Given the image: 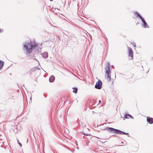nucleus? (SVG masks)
Masks as SVG:
<instances>
[{"label":"nucleus","mask_w":153,"mask_h":153,"mask_svg":"<svg viewBox=\"0 0 153 153\" xmlns=\"http://www.w3.org/2000/svg\"><path fill=\"white\" fill-rule=\"evenodd\" d=\"M106 130L108 132L110 133H114L115 134H125L127 135L128 137H130V136L128 133H126L120 130L115 129L113 128L110 127H107L105 128L103 130Z\"/></svg>","instance_id":"f257e3e1"},{"label":"nucleus","mask_w":153,"mask_h":153,"mask_svg":"<svg viewBox=\"0 0 153 153\" xmlns=\"http://www.w3.org/2000/svg\"><path fill=\"white\" fill-rule=\"evenodd\" d=\"M37 46V45L36 42L33 45L31 43V42L30 41V43H25L23 47L27 51V54H30L32 52L33 49L36 48Z\"/></svg>","instance_id":"f03ea898"},{"label":"nucleus","mask_w":153,"mask_h":153,"mask_svg":"<svg viewBox=\"0 0 153 153\" xmlns=\"http://www.w3.org/2000/svg\"><path fill=\"white\" fill-rule=\"evenodd\" d=\"M110 65L109 63H108L106 65V66L105 68V73L107 75V79L109 81L111 80V73L110 71Z\"/></svg>","instance_id":"7ed1b4c3"},{"label":"nucleus","mask_w":153,"mask_h":153,"mask_svg":"<svg viewBox=\"0 0 153 153\" xmlns=\"http://www.w3.org/2000/svg\"><path fill=\"white\" fill-rule=\"evenodd\" d=\"M102 83L100 80L97 81L95 85V88L98 89H100L102 88Z\"/></svg>","instance_id":"20e7f679"},{"label":"nucleus","mask_w":153,"mask_h":153,"mask_svg":"<svg viewBox=\"0 0 153 153\" xmlns=\"http://www.w3.org/2000/svg\"><path fill=\"white\" fill-rule=\"evenodd\" d=\"M128 56L131 57V58L130 59H133V51L130 47H128Z\"/></svg>","instance_id":"39448f33"},{"label":"nucleus","mask_w":153,"mask_h":153,"mask_svg":"<svg viewBox=\"0 0 153 153\" xmlns=\"http://www.w3.org/2000/svg\"><path fill=\"white\" fill-rule=\"evenodd\" d=\"M140 19L141 20L142 22L143 23L142 26L145 28L146 27L149 28V27L148 25L147 22L145 21L144 18L143 17Z\"/></svg>","instance_id":"423d86ee"},{"label":"nucleus","mask_w":153,"mask_h":153,"mask_svg":"<svg viewBox=\"0 0 153 153\" xmlns=\"http://www.w3.org/2000/svg\"><path fill=\"white\" fill-rule=\"evenodd\" d=\"M147 121L150 124L153 123V118L149 117H147Z\"/></svg>","instance_id":"0eeeda50"},{"label":"nucleus","mask_w":153,"mask_h":153,"mask_svg":"<svg viewBox=\"0 0 153 153\" xmlns=\"http://www.w3.org/2000/svg\"><path fill=\"white\" fill-rule=\"evenodd\" d=\"M128 116H129L130 118H131L132 119H134L133 117V116H132L130 114H126L125 115V116H124V117L123 119L124 120H125V119H128V118H129L128 117Z\"/></svg>","instance_id":"6e6552de"},{"label":"nucleus","mask_w":153,"mask_h":153,"mask_svg":"<svg viewBox=\"0 0 153 153\" xmlns=\"http://www.w3.org/2000/svg\"><path fill=\"white\" fill-rule=\"evenodd\" d=\"M55 79V77L53 75H52L49 78V81L50 82H53Z\"/></svg>","instance_id":"1a4fd4ad"},{"label":"nucleus","mask_w":153,"mask_h":153,"mask_svg":"<svg viewBox=\"0 0 153 153\" xmlns=\"http://www.w3.org/2000/svg\"><path fill=\"white\" fill-rule=\"evenodd\" d=\"M42 56L45 58H47L48 57V54L47 52H45L41 54Z\"/></svg>","instance_id":"9d476101"},{"label":"nucleus","mask_w":153,"mask_h":153,"mask_svg":"<svg viewBox=\"0 0 153 153\" xmlns=\"http://www.w3.org/2000/svg\"><path fill=\"white\" fill-rule=\"evenodd\" d=\"M134 13V14H136V17H139L140 19L143 17L138 12L135 11Z\"/></svg>","instance_id":"9b49d317"},{"label":"nucleus","mask_w":153,"mask_h":153,"mask_svg":"<svg viewBox=\"0 0 153 153\" xmlns=\"http://www.w3.org/2000/svg\"><path fill=\"white\" fill-rule=\"evenodd\" d=\"M4 64V62L0 60V70H1Z\"/></svg>","instance_id":"f8f14e48"},{"label":"nucleus","mask_w":153,"mask_h":153,"mask_svg":"<svg viewBox=\"0 0 153 153\" xmlns=\"http://www.w3.org/2000/svg\"><path fill=\"white\" fill-rule=\"evenodd\" d=\"M72 89H73V92L75 94H76L77 92L78 89L76 87H73Z\"/></svg>","instance_id":"ddd939ff"},{"label":"nucleus","mask_w":153,"mask_h":153,"mask_svg":"<svg viewBox=\"0 0 153 153\" xmlns=\"http://www.w3.org/2000/svg\"><path fill=\"white\" fill-rule=\"evenodd\" d=\"M40 69V68H37L36 67H35L31 69L33 72L36 71L37 69L39 70Z\"/></svg>","instance_id":"4468645a"},{"label":"nucleus","mask_w":153,"mask_h":153,"mask_svg":"<svg viewBox=\"0 0 153 153\" xmlns=\"http://www.w3.org/2000/svg\"><path fill=\"white\" fill-rule=\"evenodd\" d=\"M32 72H33L31 69L30 70H29L28 72H27V73L29 74L30 75H31V74Z\"/></svg>","instance_id":"2eb2a0df"},{"label":"nucleus","mask_w":153,"mask_h":153,"mask_svg":"<svg viewBox=\"0 0 153 153\" xmlns=\"http://www.w3.org/2000/svg\"><path fill=\"white\" fill-rule=\"evenodd\" d=\"M17 142L18 144H19V145L20 146L22 147V144L21 143L19 142V141L18 140H17Z\"/></svg>","instance_id":"dca6fc26"},{"label":"nucleus","mask_w":153,"mask_h":153,"mask_svg":"<svg viewBox=\"0 0 153 153\" xmlns=\"http://www.w3.org/2000/svg\"><path fill=\"white\" fill-rule=\"evenodd\" d=\"M80 123L81 125H82V128H83L85 126L84 124L82 123V122H81Z\"/></svg>","instance_id":"f3484780"},{"label":"nucleus","mask_w":153,"mask_h":153,"mask_svg":"<svg viewBox=\"0 0 153 153\" xmlns=\"http://www.w3.org/2000/svg\"><path fill=\"white\" fill-rule=\"evenodd\" d=\"M82 132L83 134L85 135L86 136H91V135L90 134H85V133H83V132Z\"/></svg>","instance_id":"a211bd4d"},{"label":"nucleus","mask_w":153,"mask_h":153,"mask_svg":"<svg viewBox=\"0 0 153 153\" xmlns=\"http://www.w3.org/2000/svg\"><path fill=\"white\" fill-rule=\"evenodd\" d=\"M3 29H1V28H0V33L3 32Z\"/></svg>","instance_id":"6ab92c4d"},{"label":"nucleus","mask_w":153,"mask_h":153,"mask_svg":"<svg viewBox=\"0 0 153 153\" xmlns=\"http://www.w3.org/2000/svg\"><path fill=\"white\" fill-rule=\"evenodd\" d=\"M117 146H123V145H117Z\"/></svg>","instance_id":"aec40b11"},{"label":"nucleus","mask_w":153,"mask_h":153,"mask_svg":"<svg viewBox=\"0 0 153 153\" xmlns=\"http://www.w3.org/2000/svg\"><path fill=\"white\" fill-rule=\"evenodd\" d=\"M134 47H136V44L135 43H134Z\"/></svg>","instance_id":"412c9836"},{"label":"nucleus","mask_w":153,"mask_h":153,"mask_svg":"<svg viewBox=\"0 0 153 153\" xmlns=\"http://www.w3.org/2000/svg\"><path fill=\"white\" fill-rule=\"evenodd\" d=\"M139 24V22H137V24Z\"/></svg>","instance_id":"4be33fe9"},{"label":"nucleus","mask_w":153,"mask_h":153,"mask_svg":"<svg viewBox=\"0 0 153 153\" xmlns=\"http://www.w3.org/2000/svg\"><path fill=\"white\" fill-rule=\"evenodd\" d=\"M99 102H100H100H101V101L100 100H99Z\"/></svg>","instance_id":"5701e85b"},{"label":"nucleus","mask_w":153,"mask_h":153,"mask_svg":"<svg viewBox=\"0 0 153 153\" xmlns=\"http://www.w3.org/2000/svg\"><path fill=\"white\" fill-rule=\"evenodd\" d=\"M83 138H84V139H85V136H83Z\"/></svg>","instance_id":"b1692460"},{"label":"nucleus","mask_w":153,"mask_h":153,"mask_svg":"<svg viewBox=\"0 0 153 153\" xmlns=\"http://www.w3.org/2000/svg\"><path fill=\"white\" fill-rule=\"evenodd\" d=\"M50 1H53V0H50Z\"/></svg>","instance_id":"393cba45"},{"label":"nucleus","mask_w":153,"mask_h":153,"mask_svg":"<svg viewBox=\"0 0 153 153\" xmlns=\"http://www.w3.org/2000/svg\"><path fill=\"white\" fill-rule=\"evenodd\" d=\"M123 142H122L121 143V144H123Z\"/></svg>","instance_id":"a878e982"},{"label":"nucleus","mask_w":153,"mask_h":153,"mask_svg":"<svg viewBox=\"0 0 153 153\" xmlns=\"http://www.w3.org/2000/svg\"><path fill=\"white\" fill-rule=\"evenodd\" d=\"M66 148H67L69 150H70V149H69V148H67V147H66Z\"/></svg>","instance_id":"bb28decb"},{"label":"nucleus","mask_w":153,"mask_h":153,"mask_svg":"<svg viewBox=\"0 0 153 153\" xmlns=\"http://www.w3.org/2000/svg\"><path fill=\"white\" fill-rule=\"evenodd\" d=\"M125 142H126V144H125V145H126L127 144L126 142V141H125Z\"/></svg>","instance_id":"cd10ccee"},{"label":"nucleus","mask_w":153,"mask_h":153,"mask_svg":"<svg viewBox=\"0 0 153 153\" xmlns=\"http://www.w3.org/2000/svg\"><path fill=\"white\" fill-rule=\"evenodd\" d=\"M1 147H2V145H1Z\"/></svg>","instance_id":"c85d7f7f"},{"label":"nucleus","mask_w":153,"mask_h":153,"mask_svg":"<svg viewBox=\"0 0 153 153\" xmlns=\"http://www.w3.org/2000/svg\"><path fill=\"white\" fill-rule=\"evenodd\" d=\"M51 26H52L54 27V26H53V25H51Z\"/></svg>","instance_id":"c756f323"},{"label":"nucleus","mask_w":153,"mask_h":153,"mask_svg":"<svg viewBox=\"0 0 153 153\" xmlns=\"http://www.w3.org/2000/svg\"><path fill=\"white\" fill-rule=\"evenodd\" d=\"M115 136V135H112V136Z\"/></svg>","instance_id":"7c9ffc66"},{"label":"nucleus","mask_w":153,"mask_h":153,"mask_svg":"<svg viewBox=\"0 0 153 153\" xmlns=\"http://www.w3.org/2000/svg\"><path fill=\"white\" fill-rule=\"evenodd\" d=\"M71 151L73 153V151Z\"/></svg>","instance_id":"2f4dec72"},{"label":"nucleus","mask_w":153,"mask_h":153,"mask_svg":"<svg viewBox=\"0 0 153 153\" xmlns=\"http://www.w3.org/2000/svg\"><path fill=\"white\" fill-rule=\"evenodd\" d=\"M10 75H11V73H10Z\"/></svg>","instance_id":"473e14b6"}]
</instances>
